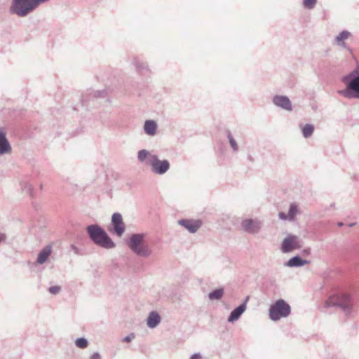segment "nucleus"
I'll return each instance as SVG.
<instances>
[{"mask_svg":"<svg viewBox=\"0 0 359 359\" xmlns=\"http://www.w3.org/2000/svg\"><path fill=\"white\" fill-rule=\"evenodd\" d=\"M137 159L140 163L147 160V163L151 166V171L158 175L165 174L170 167L168 160L161 161L156 155L151 154L146 149H142L138 151Z\"/></svg>","mask_w":359,"mask_h":359,"instance_id":"f257e3e1","label":"nucleus"},{"mask_svg":"<svg viewBox=\"0 0 359 359\" xmlns=\"http://www.w3.org/2000/svg\"><path fill=\"white\" fill-rule=\"evenodd\" d=\"M86 231L91 241L97 246L104 249H112L116 245L107 233L98 224H91L86 227Z\"/></svg>","mask_w":359,"mask_h":359,"instance_id":"f03ea898","label":"nucleus"},{"mask_svg":"<svg viewBox=\"0 0 359 359\" xmlns=\"http://www.w3.org/2000/svg\"><path fill=\"white\" fill-rule=\"evenodd\" d=\"M341 81L346 84V88L339 90L338 93L346 98L359 99V71L357 69L352 71L344 76Z\"/></svg>","mask_w":359,"mask_h":359,"instance_id":"7ed1b4c3","label":"nucleus"},{"mask_svg":"<svg viewBox=\"0 0 359 359\" xmlns=\"http://www.w3.org/2000/svg\"><path fill=\"white\" fill-rule=\"evenodd\" d=\"M144 233H133L129 238L127 245L135 255L142 257H148L151 255V250L144 244Z\"/></svg>","mask_w":359,"mask_h":359,"instance_id":"20e7f679","label":"nucleus"},{"mask_svg":"<svg viewBox=\"0 0 359 359\" xmlns=\"http://www.w3.org/2000/svg\"><path fill=\"white\" fill-rule=\"evenodd\" d=\"M326 307H337L340 309L346 315L351 313L352 310V301L350 295L347 294H337L330 297L325 302Z\"/></svg>","mask_w":359,"mask_h":359,"instance_id":"39448f33","label":"nucleus"},{"mask_svg":"<svg viewBox=\"0 0 359 359\" xmlns=\"http://www.w3.org/2000/svg\"><path fill=\"white\" fill-rule=\"evenodd\" d=\"M33 0H12L9 12L20 18H25L36 9Z\"/></svg>","mask_w":359,"mask_h":359,"instance_id":"423d86ee","label":"nucleus"},{"mask_svg":"<svg viewBox=\"0 0 359 359\" xmlns=\"http://www.w3.org/2000/svg\"><path fill=\"white\" fill-rule=\"evenodd\" d=\"M290 313V306L282 299L272 304L269 309V318L273 321H278L281 318H287Z\"/></svg>","mask_w":359,"mask_h":359,"instance_id":"0eeeda50","label":"nucleus"},{"mask_svg":"<svg viewBox=\"0 0 359 359\" xmlns=\"http://www.w3.org/2000/svg\"><path fill=\"white\" fill-rule=\"evenodd\" d=\"M242 229L249 234H256L259 232L262 222L257 219H245L241 222Z\"/></svg>","mask_w":359,"mask_h":359,"instance_id":"6e6552de","label":"nucleus"},{"mask_svg":"<svg viewBox=\"0 0 359 359\" xmlns=\"http://www.w3.org/2000/svg\"><path fill=\"white\" fill-rule=\"evenodd\" d=\"M301 247L298 237L290 234L283 240L281 244V250L283 253H288L294 249H299Z\"/></svg>","mask_w":359,"mask_h":359,"instance_id":"1a4fd4ad","label":"nucleus"},{"mask_svg":"<svg viewBox=\"0 0 359 359\" xmlns=\"http://www.w3.org/2000/svg\"><path fill=\"white\" fill-rule=\"evenodd\" d=\"M111 224L113 225L114 233L121 237L126 230V225L123 221L121 213L116 212L113 214L111 217Z\"/></svg>","mask_w":359,"mask_h":359,"instance_id":"9d476101","label":"nucleus"},{"mask_svg":"<svg viewBox=\"0 0 359 359\" xmlns=\"http://www.w3.org/2000/svg\"><path fill=\"white\" fill-rule=\"evenodd\" d=\"M273 103L276 107L287 111H292V103L290 99L285 95H275L273 97Z\"/></svg>","mask_w":359,"mask_h":359,"instance_id":"9b49d317","label":"nucleus"},{"mask_svg":"<svg viewBox=\"0 0 359 359\" xmlns=\"http://www.w3.org/2000/svg\"><path fill=\"white\" fill-rule=\"evenodd\" d=\"M178 223L191 233H196L202 225V222L200 220H191L187 219H180L178 221Z\"/></svg>","mask_w":359,"mask_h":359,"instance_id":"f8f14e48","label":"nucleus"},{"mask_svg":"<svg viewBox=\"0 0 359 359\" xmlns=\"http://www.w3.org/2000/svg\"><path fill=\"white\" fill-rule=\"evenodd\" d=\"M11 145L6 137V135L2 128H0V155L11 154Z\"/></svg>","mask_w":359,"mask_h":359,"instance_id":"ddd939ff","label":"nucleus"},{"mask_svg":"<svg viewBox=\"0 0 359 359\" xmlns=\"http://www.w3.org/2000/svg\"><path fill=\"white\" fill-rule=\"evenodd\" d=\"M249 297H247L245 300L240 304L238 307L234 309L230 313L229 318H228V322L229 323H233L236 320H238L241 315L245 312L247 308V302L248 300Z\"/></svg>","mask_w":359,"mask_h":359,"instance_id":"4468645a","label":"nucleus"},{"mask_svg":"<svg viewBox=\"0 0 359 359\" xmlns=\"http://www.w3.org/2000/svg\"><path fill=\"white\" fill-rule=\"evenodd\" d=\"M161 320V318L158 313L153 311L149 313L147 318V325L149 328L154 329L159 325Z\"/></svg>","mask_w":359,"mask_h":359,"instance_id":"2eb2a0df","label":"nucleus"},{"mask_svg":"<svg viewBox=\"0 0 359 359\" xmlns=\"http://www.w3.org/2000/svg\"><path fill=\"white\" fill-rule=\"evenodd\" d=\"M309 263V261L303 259L300 256L296 255L290 258L286 263H285V266L287 267H299Z\"/></svg>","mask_w":359,"mask_h":359,"instance_id":"dca6fc26","label":"nucleus"},{"mask_svg":"<svg viewBox=\"0 0 359 359\" xmlns=\"http://www.w3.org/2000/svg\"><path fill=\"white\" fill-rule=\"evenodd\" d=\"M351 32L347 30H344V31L341 32L335 37L336 43L339 46H341L344 48H347L349 50H351V49L348 47L346 43L344 42V40L348 39L351 36Z\"/></svg>","mask_w":359,"mask_h":359,"instance_id":"f3484780","label":"nucleus"},{"mask_svg":"<svg viewBox=\"0 0 359 359\" xmlns=\"http://www.w3.org/2000/svg\"><path fill=\"white\" fill-rule=\"evenodd\" d=\"M108 94V92L106 90H90L88 94L86 95H83L81 98V102L83 104L86 103L88 101V97L99 98V97H105Z\"/></svg>","mask_w":359,"mask_h":359,"instance_id":"a211bd4d","label":"nucleus"},{"mask_svg":"<svg viewBox=\"0 0 359 359\" xmlns=\"http://www.w3.org/2000/svg\"><path fill=\"white\" fill-rule=\"evenodd\" d=\"M52 252V247L50 245L45 246L39 253L37 263L42 264L46 262Z\"/></svg>","mask_w":359,"mask_h":359,"instance_id":"6ab92c4d","label":"nucleus"},{"mask_svg":"<svg viewBox=\"0 0 359 359\" xmlns=\"http://www.w3.org/2000/svg\"><path fill=\"white\" fill-rule=\"evenodd\" d=\"M157 124L153 120H147L144 123V133L149 135L153 136L156 133Z\"/></svg>","mask_w":359,"mask_h":359,"instance_id":"aec40b11","label":"nucleus"},{"mask_svg":"<svg viewBox=\"0 0 359 359\" xmlns=\"http://www.w3.org/2000/svg\"><path fill=\"white\" fill-rule=\"evenodd\" d=\"M224 290L222 287L217 288L209 292L208 299L210 300H220L223 297Z\"/></svg>","mask_w":359,"mask_h":359,"instance_id":"412c9836","label":"nucleus"},{"mask_svg":"<svg viewBox=\"0 0 359 359\" xmlns=\"http://www.w3.org/2000/svg\"><path fill=\"white\" fill-rule=\"evenodd\" d=\"M314 132V126L307 123L302 128V134L305 138L310 137Z\"/></svg>","mask_w":359,"mask_h":359,"instance_id":"4be33fe9","label":"nucleus"},{"mask_svg":"<svg viewBox=\"0 0 359 359\" xmlns=\"http://www.w3.org/2000/svg\"><path fill=\"white\" fill-rule=\"evenodd\" d=\"M22 190L29 194L30 196H32L33 195V187L32 185L28 182H22L20 184Z\"/></svg>","mask_w":359,"mask_h":359,"instance_id":"5701e85b","label":"nucleus"},{"mask_svg":"<svg viewBox=\"0 0 359 359\" xmlns=\"http://www.w3.org/2000/svg\"><path fill=\"white\" fill-rule=\"evenodd\" d=\"M297 212H298L297 205L295 203L290 204L289 211H288V219L290 221L294 220Z\"/></svg>","mask_w":359,"mask_h":359,"instance_id":"b1692460","label":"nucleus"},{"mask_svg":"<svg viewBox=\"0 0 359 359\" xmlns=\"http://www.w3.org/2000/svg\"><path fill=\"white\" fill-rule=\"evenodd\" d=\"M226 133H227V137L229 141V144H230L233 151L235 152L238 151V144H237L236 140H234L233 137L232 136L231 133L229 130H228Z\"/></svg>","mask_w":359,"mask_h":359,"instance_id":"393cba45","label":"nucleus"},{"mask_svg":"<svg viewBox=\"0 0 359 359\" xmlns=\"http://www.w3.org/2000/svg\"><path fill=\"white\" fill-rule=\"evenodd\" d=\"M75 344L78 348L83 349L88 346V341L86 338L80 337L76 339Z\"/></svg>","mask_w":359,"mask_h":359,"instance_id":"a878e982","label":"nucleus"},{"mask_svg":"<svg viewBox=\"0 0 359 359\" xmlns=\"http://www.w3.org/2000/svg\"><path fill=\"white\" fill-rule=\"evenodd\" d=\"M133 64L138 70H144L147 69L148 67L147 65L144 62L140 61L138 59L135 58L133 61Z\"/></svg>","mask_w":359,"mask_h":359,"instance_id":"bb28decb","label":"nucleus"},{"mask_svg":"<svg viewBox=\"0 0 359 359\" xmlns=\"http://www.w3.org/2000/svg\"><path fill=\"white\" fill-rule=\"evenodd\" d=\"M317 3V0H303V6L307 9H312Z\"/></svg>","mask_w":359,"mask_h":359,"instance_id":"cd10ccee","label":"nucleus"},{"mask_svg":"<svg viewBox=\"0 0 359 359\" xmlns=\"http://www.w3.org/2000/svg\"><path fill=\"white\" fill-rule=\"evenodd\" d=\"M61 288L60 286H52L48 288V291L50 293L53 294H57L60 292Z\"/></svg>","mask_w":359,"mask_h":359,"instance_id":"c85d7f7f","label":"nucleus"},{"mask_svg":"<svg viewBox=\"0 0 359 359\" xmlns=\"http://www.w3.org/2000/svg\"><path fill=\"white\" fill-rule=\"evenodd\" d=\"M135 338V334L134 333H131L129 335L125 337L123 339V341H125V342H130L133 339Z\"/></svg>","mask_w":359,"mask_h":359,"instance_id":"c756f323","label":"nucleus"},{"mask_svg":"<svg viewBox=\"0 0 359 359\" xmlns=\"http://www.w3.org/2000/svg\"><path fill=\"white\" fill-rule=\"evenodd\" d=\"M278 217L280 219H283V220H285V219H288V215H286L285 212H280L278 213Z\"/></svg>","mask_w":359,"mask_h":359,"instance_id":"7c9ffc66","label":"nucleus"},{"mask_svg":"<svg viewBox=\"0 0 359 359\" xmlns=\"http://www.w3.org/2000/svg\"><path fill=\"white\" fill-rule=\"evenodd\" d=\"M90 359H102V358L98 352H95L91 355Z\"/></svg>","mask_w":359,"mask_h":359,"instance_id":"2f4dec72","label":"nucleus"},{"mask_svg":"<svg viewBox=\"0 0 359 359\" xmlns=\"http://www.w3.org/2000/svg\"><path fill=\"white\" fill-rule=\"evenodd\" d=\"M311 249L310 248H305L302 250V255L303 256H308L311 254Z\"/></svg>","mask_w":359,"mask_h":359,"instance_id":"473e14b6","label":"nucleus"},{"mask_svg":"<svg viewBox=\"0 0 359 359\" xmlns=\"http://www.w3.org/2000/svg\"><path fill=\"white\" fill-rule=\"evenodd\" d=\"M201 355L199 353H196L191 356L190 359H201Z\"/></svg>","mask_w":359,"mask_h":359,"instance_id":"72a5a7b5","label":"nucleus"},{"mask_svg":"<svg viewBox=\"0 0 359 359\" xmlns=\"http://www.w3.org/2000/svg\"><path fill=\"white\" fill-rule=\"evenodd\" d=\"M6 239V236L4 234L0 233V243Z\"/></svg>","mask_w":359,"mask_h":359,"instance_id":"f704fd0d","label":"nucleus"},{"mask_svg":"<svg viewBox=\"0 0 359 359\" xmlns=\"http://www.w3.org/2000/svg\"><path fill=\"white\" fill-rule=\"evenodd\" d=\"M72 248L74 251L75 253H78L79 252V249L75 245H72Z\"/></svg>","mask_w":359,"mask_h":359,"instance_id":"c9c22d12","label":"nucleus"},{"mask_svg":"<svg viewBox=\"0 0 359 359\" xmlns=\"http://www.w3.org/2000/svg\"><path fill=\"white\" fill-rule=\"evenodd\" d=\"M337 226H339V227H341V226H344V223H343V222H339L337 223Z\"/></svg>","mask_w":359,"mask_h":359,"instance_id":"e433bc0d","label":"nucleus"},{"mask_svg":"<svg viewBox=\"0 0 359 359\" xmlns=\"http://www.w3.org/2000/svg\"><path fill=\"white\" fill-rule=\"evenodd\" d=\"M355 224H356V223H355V222L350 223V224H348V226L349 227H352V226H355Z\"/></svg>","mask_w":359,"mask_h":359,"instance_id":"4c0bfd02","label":"nucleus"},{"mask_svg":"<svg viewBox=\"0 0 359 359\" xmlns=\"http://www.w3.org/2000/svg\"><path fill=\"white\" fill-rule=\"evenodd\" d=\"M42 187H43V185H42V184H41V185H40V189H42Z\"/></svg>","mask_w":359,"mask_h":359,"instance_id":"58836bf2","label":"nucleus"}]
</instances>
